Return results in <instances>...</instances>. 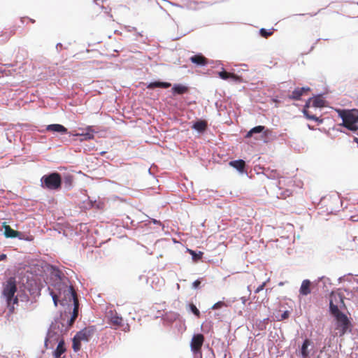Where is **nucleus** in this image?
<instances>
[{"label": "nucleus", "mask_w": 358, "mask_h": 358, "mask_svg": "<svg viewBox=\"0 0 358 358\" xmlns=\"http://www.w3.org/2000/svg\"><path fill=\"white\" fill-rule=\"evenodd\" d=\"M56 276L57 277V281L55 283L54 287L58 291V294L55 293L54 291H51L50 295L52 296L55 306H57L59 297L62 294L66 299H68L69 301H73L74 308L71 319L69 321V325L71 326L78 315L79 303L78 296L73 287L68 285L69 280L66 277H62L60 272H58Z\"/></svg>", "instance_id": "nucleus-1"}, {"label": "nucleus", "mask_w": 358, "mask_h": 358, "mask_svg": "<svg viewBox=\"0 0 358 358\" xmlns=\"http://www.w3.org/2000/svg\"><path fill=\"white\" fill-rule=\"evenodd\" d=\"M329 310L331 315L334 317L332 322L334 337L344 336L348 332H351L352 324L349 317L343 312H341L338 306L330 301Z\"/></svg>", "instance_id": "nucleus-2"}, {"label": "nucleus", "mask_w": 358, "mask_h": 358, "mask_svg": "<svg viewBox=\"0 0 358 358\" xmlns=\"http://www.w3.org/2000/svg\"><path fill=\"white\" fill-rule=\"evenodd\" d=\"M17 292L16 280L14 278H9L3 285V295L6 298L9 312L13 313L14 311V305L17 303L18 299L15 296Z\"/></svg>", "instance_id": "nucleus-3"}, {"label": "nucleus", "mask_w": 358, "mask_h": 358, "mask_svg": "<svg viewBox=\"0 0 358 358\" xmlns=\"http://www.w3.org/2000/svg\"><path fill=\"white\" fill-rule=\"evenodd\" d=\"M339 117L343 120V126L349 130H358V109L337 110Z\"/></svg>", "instance_id": "nucleus-4"}, {"label": "nucleus", "mask_w": 358, "mask_h": 358, "mask_svg": "<svg viewBox=\"0 0 358 358\" xmlns=\"http://www.w3.org/2000/svg\"><path fill=\"white\" fill-rule=\"evenodd\" d=\"M96 327L90 326L84 328L78 331L73 339V349L75 352H78L81 348V342H87L95 334Z\"/></svg>", "instance_id": "nucleus-5"}, {"label": "nucleus", "mask_w": 358, "mask_h": 358, "mask_svg": "<svg viewBox=\"0 0 358 358\" xmlns=\"http://www.w3.org/2000/svg\"><path fill=\"white\" fill-rule=\"evenodd\" d=\"M41 187L49 190H58L62 186V177L57 172L44 175L41 179Z\"/></svg>", "instance_id": "nucleus-6"}, {"label": "nucleus", "mask_w": 358, "mask_h": 358, "mask_svg": "<svg viewBox=\"0 0 358 358\" xmlns=\"http://www.w3.org/2000/svg\"><path fill=\"white\" fill-rule=\"evenodd\" d=\"M311 101L313 102L312 105L313 107L322 108L325 105V101L320 96L314 97L313 100L311 98H309L306 101L304 106V108L303 110V112L306 118L315 121H319L320 122H321L322 120H319V118L316 117L315 115L312 114V113H310V111L308 109V108H310Z\"/></svg>", "instance_id": "nucleus-7"}, {"label": "nucleus", "mask_w": 358, "mask_h": 358, "mask_svg": "<svg viewBox=\"0 0 358 358\" xmlns=\"http://www.w3.org/2000/svg\"><path fill=\"white\" fill-rule=\"evenodd\" d=\"M106 317L108 320V322L114 327V329H117L123 327L124 320L115 310H110L107 311Z\"/></svg>", "instance_id": "nucleus-8"}, {"label": "nucleus", "mask_w": 358, "mask_h": 358, "mask_svg": "<svg viewBox=\"0 0 358 358\" xmlns=\"http://www.w3.org/2000/svg\"><path fill=\"white\" fill-rule=\"evenodd\" d=\"M204 342V336L201 334H197L193 336L190 346L192 351L194 353H199L201 352V347Z\"/></svg>", "instance_id": "nucleus-9"}, {"label": "nucleus", "mask_w": 358, "mask_h": 358, "mask_svg": "<svg viewBox=\"0 0 358 358\" xmlns=\"http://www.w3.org/2000/svg\"><path fill=\"white\" fill-rule=\"evenodd\" d=\"M219 77L222 80H231L232 81L235 83H241L242 78L241 76L233 73L226 71L225 70H222L217 73Z\"/></svg>", "instance_id": "nucleus-10"}, {"label": "nucleus", "mask_w": 358, "mask_h": 358, "mask_svg": "<svg viewBox=\"0 0 358 358\" xmlns=\"http://www.w3.org/2000/svg\"><path fill=\"white\" fill-rule=\"evenodd\" d=\"M189 60L198 66H204L208 64V60L202 54H196L192 56Z\"/></svg>", "instance_id": "nucleus-11"}, {"label": "nucleus", "mask_w": 358, "mask_h": 358, "mask_svg": "<svg viewBox=\"0 0 358 358\" xmlns=\"http://www.w3.org/2000/svg\"><path fill=\"white\" fill-rule=\"evenodd\" d=\"M310 89L308 87H296L292 91V99L299 100L303 95H307Z\"/></svg>", "instance_id": "nucleus-12"}, {"label": "nucleus", "mask_w": 358, "mask_h": 358, "mask_svg": "<svg viewBox=\"0 0 358 358\" xmlns=\"http://www.w3.org/2000/svg\"><path fill=\"white\" fill-rule=\"evenodd\" d=\"M46 130L49 131L57 132L61 134H66L67 132V129L59 124H52L48 125Z\"/></svg>", "instance_id": "nucleus-13"}, {"label": "nucleus", "mask_w": 358, "mask_h": 358, "mask_svg": "<svg viewBox=\"0 0 358 358\" xmlns=\"http://www.w3.org/2000/svg\"><path fill=\"white\" fill-rule=\"evenodd\" d=\"M4 228V235L7 238H15L18 236L19 232L13 229L9 225L6 224V222L3 224Z\"/></svg>", "instance_id": "nucleus-14"}, {"label": "nucleus", "mask_w": 358, "mask_h": 358, "mask_svg": "<svg viewBox=\"0 0 358 358\" xmlns=\"http://www.w3.org/2000/svg\"><path fill=\"white\" fill-rule=\"evenodd\" d=\"M310 341L308 339H306L300 349V355L303 358H308L309 357V350L308 347L310 345Z\"/></svg>", "instance_id": "nucleus-15"}, {"label": "nucleus", "mask_w": 358, "mask_h": 358, "mask_svg": "<svg viewBox=\"0 0 358 358\" xmlns=\"http://www.w3.org/2000/svg\"><path fill=\"white\" fill-rule=\"evenodd\" d=\"M310 285L311 282L309 280H304L302 282L301 286L300 287V294L302 295H308L310 294L311 292Z\"/></svg>", "instance_id": "nucleus-16"}, {"label": "nucleus", "mask_w": 358, "mask_h": 358, "mask_svg": "<svg viewBox=\"0 0 358 358\" xmlns=\"http://www.w3.org/2000/svg\"><path fill=\"white\" fill-rule=\"evenodd\" d=\"M229 164L240 172H243L245 167V162L243 159L231 161Z\"/></svg>", "instance_id": "nucleus-17"}, {"label": "nucleus", "mask_w": 358, "mask_h": 358, "mask_svg": "<svg viewBox=\"0 0 358 358\" xmlns=\"http://www.w3.org/2000/svg\"><path fill=\"white\" fill-rule=\"evenodd\" d=\"M171 85L170 83L156 81L150 83L147 87L148 89H154L156 87L169 88Z\"/></svg>", "instance_id": "nucleus-18"}, {"label": "nucleus", "mask_w": 358, "mask_h": 358, "mask_svg": "<svg viewBox=\"0 0 358 358\" xmlns=\"http://www.w3.org/2000/svg\"><path fill=\"white\" fill-rule=\"evenodd\" d=\"M207 122L205 120L196 121L192 126V128L198 131L203 132L207 129Z\"/></svg>", "instance_id": "nucleus-19"}, {"label": "nucleus", "mask_w": 358, "mask_h": 358, "mask_svg": "<svg viewBox=\"0 0 358 358\" xmlns=\"http://www.w3.org/2000/svg\"><path fill=\"white\" fill-rule=\"evenodd\" d=\"M174 93L178 94H182L188 91V87L182 85H176L172 88Z\"/></svg>", "instance_id": "nucleus-20"}, {"label": "nucleus", "mask_w": 358, "mask_h": 358, "mask_svg": "<svg viewBox=\"0 0 358 358\" xmlns=\"http://www.w3.org/2000/svg\"><path fill=\"white\" fill-rule=\"evenodd\" d=\"M289 317V312L288 310H285L282 313L281 310H278L275 314V317L277 321H282L285 319H288Z\"/></svg>", "instance_id": "nucleus-21"}, {"label": "nucleus", "mask_w": 358, "mask_h": 358, "mask_svg": "<svg viewBox=\"0 0 358 358\" xmlns=\"http://www.w3.org/2000/svg\"><path fill=\"white\" fill-rule=\"evenodd\" d=\"M87 132L85 133V134H76V136H83V139L85 140H91V139H93L94 138V134H92V127H87Z\"/></svg>", "instance_id": "nucleus-22"}, {"label": "nucleus", "mask_w": 358, "mask_h": 358, "mask_svg": "<svg viewBox=\"0 0 358 358\" xmlns=\"http://www.w3.org/2000/svg\"><path fill=\"white\" fill-rule=\"evenodd\" d=\"M265 127L264 126H257L251 129L246 134V138H250L252 136L253 134L261 133L264 130Z\"/></svg>", "instance_id": "nucleus-23"}, {"label": "nucleus", "mask_w": 358, "mask_h": 358, "mask_svg": "<svg viewBox=\"0 0 358 358\" xmlns=\"http://www.w3.org/2000/svg\"><path fill=\"white\" fill-rule=\"evenodd\" d=\"M187 251L192 255L194 262L200 260L203 255V253L201 251L199 252V253H196L195 251L190 249H188Z\"/></svg>", "instance_id": "nucleus-24"}, {"label": "nucleus", "mask_w": 358, "mask_h": 358, "mask_svg": "<svg viewBox=\"0 0 358 358\" xmlns=\"http://www.w3.org/2000/svg\"><path fill=\"white\" fill-rule=\"evenodd\" d=\"M189 308L190 310L199 318L201 316L200 311L198 310L196 306L194 303H189Z\"/></svg>", "instance_id": "nucleus-25"}, {"label": "nucleus", "mask_w": 358, "mask_h": 358, "mask_svg": "<svg viewBox=\"0 0 358 358\" xmlns=\"http://www.w3.org/2000/svg\"><path fill=\"white\" fill-rule=\"evenodd\" d=\"M326 347L324 346L320 351L319 355H317V358H331L329 355L325 351Z\"/></svg>", "instance_id": "nucleus-26"}, {"label": "nucleus", "mask_w": 358, "mask_h": 358, "mask_svg": "<svg viewBox=\"0 0 358 358\" xmlns=\"http://www.w3.org/2000/svg\"><path fill=\"white\" fill-rule=\"evenodd\" d=\"M260 34L262 36L267 38L273 34V31H267L266 29L262 28L260 29Z\"/></svg>", "instance_id": "nucleus-27"}, {"label": "nucleus", "mask_w": 358, "mask_h": 358, "mask_svg": "<svg viewBox=\"0 0 358 358\" xmlns=\"http://www.w3.org/2000/svg\"><path fill=\"white\" fill-rule=\"evenodd\" d=\"M223 306H226V304L224 303V302H223V301H218V302L215 303L212 306V309H213V310L219 309V308H222Z\"/></svg>", "instance_id": "nucleus-28"}, {"label": "nucleus", "mask_w": 358, "mask_h": 358, "mask_svg": "<svg viewBox=\"0 0 358 358\" xmlns=\"http://www.w3.org/2000/svg\"><path fill=\"white\" fill-rule=\"evenodd\" d=\"M266 285V282H263L262 285H260L256 289H255V293H259V292H261L262 290L264 289V287Z\"/></svg>", "instance_id": "nucleus-29"}, {"label": "nucleus", "mask_w": 358, "mask_h": 358, "mask_svg": "<svg viewBox=\"0 0 358 358\" xmlns=\"http://www.w3.org/2000/svg\"><path fill=\"white\" fill-rule=\"evenodd\" d=\"M200 284L201 281L199 280H196L192 283V287L196 289L200 285Z\"/></svg>", "instance_id": "nucleus-30"}, {"label": "nucleus", "mask_w": 358, "mask_h": 358, "mask_svg": "<svg viewBox=\"0 0 358 358\" xmlns=\"http://www.w3.org/2000/svg\"><path fill=\"white\" fill-rule=\"evenodd\" d=\"M6 255L5 254H2L0 255V261H3V260H5L6 259Z\"/></svg>", "instance_id": "nucleus-31"}, {"label": "nucleus", "mask_w": 358, "mask_h": 358, "mask_svg": "<svg viewBox=\"0 0 358 358\" xmlns=\"http://www.w3.org/2000/svg\"><path fill=\"white\" fill-rule=\"evenodd\" d=\"M241 301H242V303H243V304H245V303H246V301H247V299H246L245 296L241 297Z\"/></svg>", "instance_id": "nucleus-32"}, {"label": "nucleus", "mask_w": 358, "mask_h": 358, "mask_svg": "<svg viewBox=\"0 0 358 358\" xmlns=\"http://www.w3.org/2000/svg\"><path fill=\"white\" fill-rule=\"evenodd\" d=\"M48 339L46 338L45 341V345L46 348H48Z\"/></svg>", "instance_id": "nucleus-33"}, {"label": "nucleus", "mask_w": 358, "mask_h": 358, "mask_svg": "<svg viewBox=\"0 0 358 358\" xmlns=\"http://www.w3.org/2000/svg\"><path fill=\"white\" fill-rule=\"evenodd\" d=\"M29 20H30V22H31V23H34V22H35V20H33V19H29Z\"/></svg>", "instance_id": "nucleus-34"}, {"label": "nucleus", "mask_w": 358, "mask_h": 358, "mask_svg": "<svg viewBox=\"0 0 358 358\" xmlns=\"http://www.w3.org/2000/svg\"><path fill=\"white\" fill-rule=\"evenodd\" d=\"M354 141H355L356 143H358V138H356V137H355V138H354Z\"/></svg>", "instance_id": "nucleus-35"}, {"label": "nucleus", "mask_w": 358, "mask_h": 358, "mask_svg": "<svg viewBox=\"0 0 358 358\" xmlns=\"http://www.w3.org/2000/svg\"><path fill=\"white\" fill-rule=\"evenodd\" d=\"M357 144H358V142H357Z\"/></svg>", "instance_id": "nucleus-36"}, {"label": "nucleus", "mask_w": 358, "mask_h": 358, "mask_svg": "<svg viewBox=\"0 0 358 358\" xmlns=\"http://www.w3.org/2000/svg\"><path fill=\"white\" fill-rule=\"evenodd\" d=\"M357 144H358V142H357Z\"/></svg>", "instance_id": "nucleus-37"}]
</instances>
